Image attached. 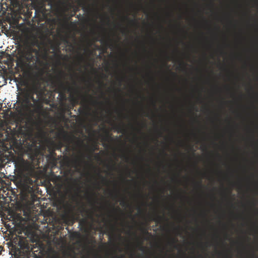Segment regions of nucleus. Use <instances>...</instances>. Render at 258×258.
Instances as JSON below:
<instances>
[{"instance_id":"36","label":"nucleus","mask_w":258,"mask_h":258,"mask_svg":"<svg viewBox=\"0 0 258 258\" xmlns=\"http://www.w3.org/2000/svg\"><path fill=\"white\" fill-rule=\"evenodd\" d=\"M172 73V74L173 75H174V76H176V74H175V73Z\"/></svg>"},{"instance_id":"3","label":"nucleus","mask_w":258,"mask_h":258,"mask_svg":"<svg viewBox=\"0 0 258 258\" xmlns=\"http://www.w3.org/2000/svg\"><path fill=\"white\" fill-rule=\"evenodd\" d=\"M12 161L17 172L15 180L17 186L27 194L33 193V184L38 176L33 162L21 156H13Z\"/></svg>"},{"instance_id":"15","label":"nucleus","mask_w":258,"mask_h":258,"mask_svg":"<svg viewBox=\"0 0 258 258\" xmlns=\"http://www.w3.org/2000/svg\"><path fill=\"white\" fill-rule=\"evenodd\" d=\"M56 151V150L54 149V148H52L51 146L49 148V153H50V155L51 156V157L53 158H55V157L56 156V153L55 152V151Z\"/></svg>"},{"instance_id":"41","label":"nucleus","mask_w":258,"mask_h":258,"mask_svg":"<svg viewBox=\"0 0 258 258\" xmlns=\"http://www.w3.org/2000/svg\"><path fill=\"white\" fill-rule=\"evenodd\" d=\"M0 81L3 82V79H0Z\"/></svg>"},{"instance_id":"34","label":"nucleus","mask_w":258,"mask_h":258,"mask_svg":"<svg viewBox=\"0 0 258 258\" xmlns=\"http://www.w3.org/2000/svg\"><path fill=\"white\" fill-rule=\"evenodd\" d=\"M145 233L146 234H149V232L147 230H145Z\"/></svg>"},{"instance_id":"39","label":"nucleus","mask_w":258,"mask_h":258,"mask_svg":"<svg viewBox=\"0 0 258 258\" xmlns=\"http://www.w3.org/2000/svg\"><path fill=\"white\" fill-rule=\"evenodd\" d=\"M74 84L76 85V82L75 81L74 82Z\"/></svg>"},{"instance_id":"12","label":"nucleus","mask_w":258,"mask_h":258,"mask_svg":"<svg viewBox=\"0 0 258 258\" xmlns=\"http://www.w3.org/2000/svg\"><path fill=\"white\" fill-rule=\"evenodd\" d=\"M64 146V143L61 141H59L57 143L52 142L51 144V147L53 148H54L56 150H60L61 148Z\"/></svg>"},{"instance_id":"2","label":"nucleus","mask_w":258,"mask_h":258,"mask_svg":"<svg viewBox=\"0 0 258 258\" xmlns=\"http://www.w3.org/2000/svg\"><path fill=\"white\" fill-rule=\"evenodd\" d=\"M37 44V41L34 40L19 51L18 61L22 66L27 67L23 74L28 78L37 77L42 75L43 69L46 66L44 60L47 57V51L40 53L38 49L33 47Z\"/></svg>"},{"instance_id":"28","label":"nucleus","mask_w":258,"mask_h":258,"mask_svg":"<svg viewBox=\"0 0 258 258\" xmlns=\"http://www.w3.org/2000/svg\"><path fill=\"white\" fill-rule=\"evenodd\" d=\"M180 66H182V67H183V68L184 69H185V63H182H182H181L180 64Z\"/></svg>"},{"instance_id":"22","label":"nucleus","mask_w":258,"mask_h":258,"mask_svg":"<svg viewBox=\"0 0 258 258\" xmlns=\"http://www.w3.org/2000/svg\"><path fill=\"white\" fill-rule=\"evenodd\" d=\"M79 60L81 62H83L84 61V58L83 57L82 54H79L78 56Z\"/></svg>"},{"instance_id":"24","label":"nucleus","mask_w":258,"mask_h":258,"mask_svg":"<svg viewBox=\"0 0 258 258\" xmlns=\"http://www.w3.org/2000/svg\"><path fill=\"white\" fill-rule=\"evenodd\" d=\"M107 168L108 169H111V170H113L114 169V165H107Z\"/></svg>"},{"instance_id":"21","label":"nucleus","mask_w":258,"mask_h":258,"mask_svg":"<svg viewBox=\"0 0 258 258\" xmlns=\"http://www.w3.org/2000/svg\"><path fill=\"white\" fill-rule=\"evenodd\" d=\"M123 19L125 20H127L130 21V22L133 24H136V21L135 20H129L127 16L124 17Z\"/></svg>"},{"instance_id":"11","label":"nucleus","mask_w":258,"mask_h":258,"mask_svg":"<svg viewBox=\"0 0 258 258\" xmlns=\"http://www.w3.org/2000/svg\"><path fill=\"white\" fill-rule=\"evenodd\" d=\"M79 4L80 6H81L82 9L84 12H88L91 11V7L90 5H89L85 0L80 1L79 2Z\"/></svg>"},{"instance_id":"37","label":"nucleus","mask_w":258,"mask_h":258,"mask_svg":"<svg viewBox=\"0 0 258 258\" xmlns=\"http://www.w3.org/2000/svg\"><path fill=\"white\" fill-rule=\"evenodd\" d=\"M57 56L59 58H60V55H57Z\"/></svg>"},{"instance_id":"8","label":"nucleus","mask_w":258,"mask_h":258,"mask_svg":"<svg viewBox=\"0 0 258 258\" xmlns=\"http://www.w3.org/2000/svg\"><path fill=\"white\" fill-rule=\"evenodd\" d=\"M87 96L89 97V100L85 96H82V103L83 105H85V107L87 108H89V106L88 104L90 103L91 104L93 105H97L99 104H102V103L101 102H99L97 100H95L93 98V97L91 95L87 94Z\"/></svg>"},{"instance_id":"9","label":"nucleus","mask_w":258,"mask_h":258,"mask_svg":"<svg viewBox=\"0 0 258 258\" xmlns=\"http://www.w3.org/2000/svg\"><path fill=\"white\" fill-rule=\"evenodd\" d=\"M13 8H20L23 6L26 5V2L31 1L33 2L34 0H8Z\"/></svg>"},{"instance_id":"16","label":"nucleus","mask_w":258,"mask_h":258,"mask_svg":"<svg viewBox=\"0 0 258 258\" xmlns=\"http://www.w3.org/2000/svg\"><path fill=\"white\" fill-rule=\"evenodd\" d=\"M116 128L118 133H124L125 132V129L123 125H118L116 126Z\"/></svg>"},{"instance_id":"23","label":"nucleus","mask_w":258,"mask_h":258,"mask_svg":"<svg viewBox=\"0 0 258 258\" xmlns=\"http://www.w3.org/2000/svg\"><path fill=\"white\" fill-rule=\"evenodd\" d=\"M176 242H177V239L176 238H172L171 239L170 244H174Z\"/></svg>"},{"instance_id":"19","label":"nucleus","mask_w":258,"mask_h":258,"mask_svg":"<svg viewBox=\"0 0 258 258\" xmlns=\"http://www.w3.org/2000/svg\"><path fill=\"white\" fill-rule=\"evenodd\" d=\"M120 205L123 207H128L129 204L124 199L122 200L120 203Z\"/></svg>"},{"instance_id":"20","label":"nucleus","mask_w":258,"mask_h":258,"mask_svg":"<svg viewBox=\"0 0 258 258\" xmlns=\"http://www.w3.org/2000/svg\"><path fill=\"white\" fill-rule=\"evenodd\" d=\"M100 42L102 44H105L106 46H108L109 44V42L108 40L105 39H102L100 40Z\"/></svg>"},{"instance_id":"35","label":"nucleus","mask_w":258,"mask_h":258,"mask_svg":"<svg viewBox=\"0 0 258 258\" xmlns=\"http://www.w3.org/2000/svg\"><path fill=\"white\" fill-rule=\"evenodd\" d=\"M81 156H82V157H83V158H84V154H82L81 155Z\"/></svg>"},{"instance_id":"27","label":"nucleus","mask_w":258,"mask_h":258,"mask_svg":"<svg viewBox=\"0 0 258 258\" xmlns=\"http://www.w3.org/2000/svg\"><path fill=\"white\" fill-rule=\"evenodd\" d=\"M78 11H79V8L77 7H76L74 9V11L75 13H76Z\"/></svg>"},{"instance_id":"14","label":"nucleus","mask_w":258,"mask_h":258,"mask_svg":"<svg viewBox=\"0 0 258 258\" xmlns=\"http://www.w3.org/2000/svg\"><path fill=\"white\" fill-rule=\"evenodd\" d=\"M97 150H98V146L97 145H93L89 150V151L90 153V154L87 155V158L88 159H90L91 158V154H92L95 151Z\"/></svg>"},{"instance_id":"10","label":"nucleus","mask_w":258,"mask_h":258,"mask_svg":"<svg viewBox=\"0 0 258 258\" xmlns=\"http://www.w3.org/2000/svg\"><path fill=\"white\" fill-rule=\"evenodd\" d=\"M0 79H3V82L0 81V83L2 86L5 85L7 84V80H12L11 76L7 72H5L3 74L0 75Z\"/></svg>"},{"instance_id":"6","label":"nucleus","mask_w":258,"mask_h":258,"mask_svg":"<svg viewBox=\"0 0 258 258\" xmlns=\"http://www.w3.org/2000/svg\"><path fill=\"white\" fill-rule=\"evenodd\" d=\"M58 136L61 137L64 143L66 144V150L67 151H70L71 150L70 144L72 141V138L69 136L67 132L62 130L58 134Z\"/></svg>"},{"instance_id":"5","label":"nucleus","mask_w":258,"mask_h":258,"mask_svg":"<svg viewBox=\"0 0 258 258\" xmlns=\"http://www.w3.org/2000/svg\"><path fill=\"white\" fill-rule=\"evenodd\" d=\"M64 75V73L62 71L59 72V78L58 80V93L59 96L60 97L61 100L63 101L66 100L67 99L66 95L65 93V91L67 89L68 91L72 92L73 91L76 94H80V92L79 90L77 88L73 89L72 87H67L63 81L62 80V76Z\"/></svg>"},{"instance_id":"32","label":"nucleus","mask_w":258,"mask_h":258,"mask_svg":"<svg viewBox=\"0 0 258 258\" xmlns=\"http://www.w3.org/2000/svg\"><path fill=\"white\" fill-rule=\"evenodd\" d=\"M120 210V209H119L118 207H117L116 209H114V208H113V210H114V211H115V210Z\"/></svg>"},{"instance_id":"44","label":"nucleus","mask_w":258,"mask_h":258,"mask_svg":"<svg viewBox=\"0 0 258 258\" xmlns=\"http://www.w3.org/2000/svg\"><path fill=\"white\" fill-rule=\"evenodd\" d=\"M139 211H141V209L140 208L139 209Z\"/></svg>"},{"instance_id":"30","label":"nucleus","mask_w":258,"mask_h":258,"mask_svg":"<svg viewBox=\"0 0 258 258\" xmlns=\"http://www.w3.org/2000/svg\"><path fill=\"white\" fill-rule=\"evenodd\" d=\"M96 158H99V153H96V156H95Z\"/></svg>"},{"instance_id":"18","label":"nucleus","mask_w":258,"mask_h":258,"mask_svg":"<svg viewBox=\"0 0 258 258\" xmlns=\"http://www.w3.org/2000/svg\"><path fill=\"white\" fill-rule=\"evenodd\" d=\"M161 219H162V217H161L160 216H159L157 214H156L154 216H153V217H152L151 218V220H153V221H159L161 220Z\"/></svg>"},{"instance_id":"13","label":"nucleus","mask_w":258,"mask_h":258,"mask_svg":"<svg viewBox=\"0 0 258 258\" xmlns=\"http://www.w3.org/2000/svg\"><path fill=\"white\" fill-rule=\"evenodd\" d=\"M63 220L65 223L69 225H72L74 223V220L72 217H70L68 215H66L63 216Z\"/></svg>"},{"instance_id":"26","label":"nucleus","mask_w":258,"mask_h":258,"mask_svg":"<svg viewBox=\"0 0 258 258\" xmlns=\"http://www.w3.org/2000/svg\"><path fill=\"white\" fill-rule=\"evenodd\" d=\"M98 176L101 178L103 181H106V179L104 177H103L102 175H101L100 174L98 173Z\"/></svg>"},{"instance_id":"7","label":"nucleus","mask_w":258,"mask_h":258,"mask_svg":"<svg viewBox=\"0 0 258 258\" xmlns=\"http://www.w3.org/2000/svg\"><path fill=\"white\" fill-rule=\"evenodd\" d=\"M35 17L37 18L39 20H43L47 17L46 9L44 6H37L34 8Z\"/></svg>"},{"instance_id":"33","label":"nucleus","mask_w":258,"mask_h":258,"mask_svg":"<svg viewBox=\"0 0 258 258\" xmlns=\"http://www.w3.org/2000/svg\"><path fill=\"white\" fill-rule=\"evenodd\" d=\"M18 79H17V78H15V81L16 82H18Z\"/></svg>"},{"instance_id":"43","label":"nucleus","mask_w":258,"mask_h":258,"mask_svg":"<svg viewBox=\"0 0 258 258\" xmlns=\"http://www.w3.org/2000/svg\"><path fill=\"white\" fill-rule=\"evenodd\" d=\"M27 233H28V232H27V231H26V232H25V235H27Z\"/></svg>"},{"instance_id":"1","label":"nucleus","mask_w":258,"mask_h":258,"mask_svg":"<svg viewBox=\"0 0 258 258\" xmlns=\"http://www.w3.org/2000/svg\"><path fill=\"white\" fill-rule=\"evenodd\" d=\"M44 90L40 86L33 84L28 89H22L17 95L16 110L26 120L24 124L18 126L19 134L26 136L31 132L35 124V115L39 114L43 109Z\"/></svg>"},{"instance_id":"25","label":"nucleus","mask_w":258,"mask_h":258,"mask_svg":"<svg viewBox=\"0 0 258 258\" xmlns=\"http://www.w3.org/2000/svg\"><path fill=\"white\" fill-rule=\"evenodd\" d=\"M196 185L199 187H201L203 185H202V182L201 181H200L196 183Z\"/></svg>"},{"instance_id":"42","label":"nucleus","mask_w":258,"mask_h":258,"mask_svg":"<svg viewBox=\"0 0 258 258\" xmlns=\"http://www.w3.org/2000/svg\"><path fill=\"white\" fill-rule=\"evenodd\" d=\"M153 103L154 106H155V102H153Z\"/></svg>"},{"instance_id":"45","label":"nucleus","mask_w":258,"mask_h":258,"mask_svg":"<svg viewBox=\"0 0 258 258\" xmlns=\"http://www.w3.org/2000/svg\"><path fill=\"white\" fill-rule=\"evenodd\" d=\"M100 83H101V84H103V82H100Z\"/></svg>"},{"instance_id":"17","label":"nucleus","mask_w":258,"mask_h":258,"mask_svg":"<svg viewBox=\"0 0 258 258\" xmlns=\"http://www.w3.org/2000/svg\"><path fill=\"white\" fill-rule=\"evenodd\" d=\"M71 101L73 103V107H74L76 104L78 103V99L73 95L71 96Z\"/></svg>"},{"instance_id":"29","label":"nucleus","mask_w":258,"mask_h":258,"mask_svg":"<svg viewBox=\"0 0 258 258\" xmlns=\"http://www.w3.org/2000/svg\"><path fill=\"white\" fill-rule=\"evenodd\" d=\"M124 256L122 255L121 256H115L114 258H123Z\"/></svg>"},{"instance_id":"31","label":"nucleus","mask_w":258,"mask_h":258,"mask_svg":"<svg viewBox=\"0 0 258 258\" xmlns=\"http://www.w3.org/2000/svg\"><path fill=\"white\" fill-rule=\"evenodd\" d=\"M4 30H5L7 32H8L9 31V30L7 29V27H6L5 26L3 27Z\"/></svg>"},{"instance_id":"40","label":"nucleus","mask_w":258,"mask_h":258,"mask_svg":"<svg viewBox=\"0 0 258 258\" xmlns=\"http://www.w3.org/2000/svg\"><path fill=\"white\" fill-rule=\"evenodd\" d=\"M143 248H143V247H142V246L141 247V250H143Z\"/></svg>"},{"instance_id":"4","label":"nucleus","mask_w":258,"mask_h":258,"mask_svg":"<svg viewBox=\"0 0 258 258\" xmlns=\"http://www.w3.org/2000/svg\"><path fill=\"white\" fill-rule=\"evenodd\" d=\"M12 245L16 251L20 253L22 252V250L25 252H30V244L26 237L16 235L12 240Z\"/></svg>"},{"instance_id":"38","label":"nucleus","mask_w":258,"mask_h":258,"mask_svg":"<svg viewBox=\"0 0 258 258\" xmlns=\"http://www.w3.org/2000/svg\"><path fill=\"white\" fill-rule=\"evenodd\" d=\"M200 257L201 258H204V257L202 255H200Z\"/></svg>"}]
</instances>
